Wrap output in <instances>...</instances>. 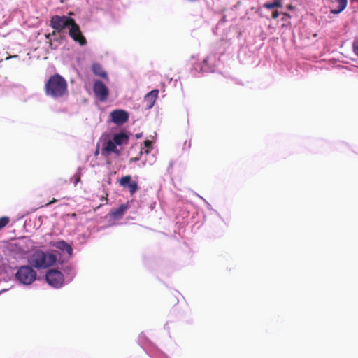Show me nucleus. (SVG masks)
<instances>
[{
  "label": "nucleus",
  "mask_w": 358,
  "mask_h": 358,
  "mask_svg": "<svg viewBox=\"0 0 358 358\" xmlns=\"http://www.w3.org/2000/svg\"><path fill=\"white\" fill-rule=\"evenodd\" d=\"M101 201L106 203L108 202V194L106 196H101Z\"/></svg>",
  "instance_id": "23"
},
{
  "label": "nucleus",
  "mask_w": 358,
  "mask_h": 358,
  "mask_svg": "<svg viewBox=\"0 0 358 358\" xmlns=\"http://www.w3.org/2000/svg\"><path fill=\"white\" fill-rule=\"evenodd\" d=\"M99 154V145H97L96 148V150L94 152V155L97 156Z\"/></svg>",
  "instance_id": "24"
},
{
  "label": "nucleus",
  "mask_w": 358,
  "mask_h": 358,
  "mask_svg": "<svg viewBox=\"0 0 358 358\" xmlns=\"http://www.w3.org/2000/svg\"><path fill=\"white\" fill-rule=\"evenodd\" d=\"M10 222V218L8 216L0 217V231Z\"/></svg>",
  "instance_id": "17"
},
{
  "label": "nucleus",
  "mask_w": 358,
  "mask_h": 358,
  "mask_svg": "<svg viewBox=\"0 0 358 358\" xmlns=\"http://www.w3.org/2000/svg\"><path fill=\"white\" fill-rule=\"evenodd\" d=\"M54 246L63 252H66L70 256L72 255V247L64 241H57Z\"/></svg>",
  "instance_id": "15"
},
{
  "label": "nucleus",
  "mask_w": 358,
  "mask_h": 358,
  "mask_svg": "<svg viewBox=\"0 0 358 358\" xmlns=\"http://www.w3.org/2000/svg\"><path fill=\"white\" fill-rule=\"evenodd\" d=\"M273 1H275V2H277V3L278 2L279 3H281V1H282V0H273Z\"/></svg>",
  "instance_id": "28"
},
{
  "label": "nucleus",
  "mask_w": 358,
  "mask_h": 358,
  "mask_svg": "<svg viewBox=\"0 0 358 358\" xmlns=\"http://www.w3.org/2000/svg\"><path fill=\"white\" fill-rule=\"evenodd\" d=\"M52 36H54V35L52 34V33H50V34H45V38L49 40V39H50V37H51Z\"/></svg>",
  "instance_id": "25"
},
{
  "label": "nucleus",
  "mask_w": 358,
  "mask_h": 358,
  "mask_svg": "<svg viewBox=\"0 0 358 358\" xmlns=\"http://www.w3.org/2000/svg\"><path fill=\"white\" fill-rule=\"evenodd\" d=\"M92 71L93 73L105 80H108V74L106 71H105L102 67V66L98 63H94L92 65Z\"/></svg>",
  "instance_id": "14"
},
{
  "label": "nucleus",
  "mask_w": 358,
  "mask_h": 358,
  "mask_svg": "<svg viewBox=\"0 0 358 358\" xmlns=\"http://www.w3.org/2000/svg\"><path fill=\"white\" fill-rule=\"evenodd\" d=\"M158 94L159 90L155 89L152 90L145 96L143 103L145 104V108L150 109L153 107L158 96Z\"/></svg>",
  "instance_id": "11"
},
{
  "label": "nucleus",
  "mask_w": 358,
  "mask_h": 358,
  "mask_svg": "<svg viewBox=\"0 0 358 358\" xmlns=\"http://www.w3.org/2000/svg\"><path fill=\"white\" fill-rule=\"evenodd\" d=\"M136 137L137 138H141V137H142V134H136Z\"/></svg>",
  "instance_id": "26"
},
{
  "label": "nucleus",
  "mask_w": 358,
  "mask_h": 358,
  "mask_svg": "<svg viewBox=\"0 0 358 358\" xmlns=\"http://www.w3.org/2000/svg\"><path fill=\"white\" fill-rule=\"evenodd\" d=\"M152 141L150 140H145L144 141V145L147 148H150L152 147Z\"/></svg>",
  "instance_id": "20"
},
{
  "label": "nucleus",
  "mask_w": 358,
  "mask_h": 358,
  "mask_svg": "<svg viewBox=\"0 0 358 358\" xmlns=\"http://www.w3.org/2000/svg\"><path fill=\"white\" fill-rule=\"evenodd\" d=\"M336 1L338 3V8L336 10H332L331 13L334 14H337L343 11L346 6H347V0H336Z\"/></svg>",
  "instance_id": "16"
},
{
  "label": "nucleus",
  "mask_w": 358,
  "mask_h": 358,
  "mask_svg": "<svg viewBox=\"0 0 358 358\" xmlns=\"http://www.w3.org/2000/svg\"><path fill=\"white\" fill-rule=\"evenodd\" d=\"M29 264L36 268H45L52 266L57 261V257L52 254H46L43 251L36 250L29 257Z\"/></svg>",
  "instance_id": "2"
},
{
  "label": "nucleus",
  "mask_w": 358,
  "mask_h": 358,
  "mask_svg": "<svg viewBox=\"0 0 358 358\" xmlns=\"http://www.w3.org/2000/svg\"><path fill=\"white\" fill-rule=\"evenodd\" d=\"M264 6L266 8L272 9V8H277V7H281L282 6V3H279L278 2L277 3V2L273 1V2H272V3H265Z\"/></svg>",
  "instance_id": "18"
},
{
  "label": "nucleus",
  "mask_w": 358,
  "mask_h": 358,
  "mask_svg": "<svg viewBox=\"0 0 358 358\" xmlns=\"http://www.w3.org/2000/svg\"><path fill=\"white\" fill-rule=\"evenodd\" d=\"M208 58H206V59L203 60V63H204V64H207V63H208Z\"/></svg>",
  "instance_id": "27"
},
{
  "label": "nucleus",
  "mask_w": 358,
  "mask_h": 358,
  "mask_svg": "<svg viewBox=\"0 0 358 358\" xmlns=\"http://www.w3.org/2000/svg\"><path fill=\"white\" fill-rule=\"evenodd\" d=\"M45 278L47 282L55 288L60 287L64 283L63 274L56 269L49 270L45 275Z\"/></svg>",
  "instance_id": "5"
},
{
  "label": "nucleus",
  "mask_w": 358,
  "mask_h": 358,
  "mask_svg": "<svg viewBox=\"0 0 358 358\" xmlns=\"http://www.w3.org/2000/svg\"><path fill=\"white\" fill-rule=\"evenodd\" d=\"M129 206L128 203L120 205L117 208L112 210L109 215L110 216L115 219L118 220L122 217L126 211L129 209Z\"/></svg>",
  "instance_id": "12"
},
{
  "label": "nucleus",
  "mask_w": 358,
  "mask_h": 358,
  "mask_svg": "<svg viewBox=\"0 0 358 358\" xmlns=\"http://www.w3.org/2000/svg\"><path fill=\"white\" fill-rule=\"evenodd\" d=\"M74 19L66 15H55L51 17L50 26L54 29L53 35L63 32L66 29H69Z\"/></svg>",
  "instance_id": "3"
},
{
  "label": "nucleus",
  "mask_w": 358,
  "mask_h": 358,
  "mask_svg": "<svg viewBox=\"0 0 358 358\" xmlns=\"http://www.w3.org/2000/svg\"><path fill=\"white\" fill-rule=\"evenodd\" d=\"M352 48L355 55H358V39L354 41L352 43Z\"/></svg>",
  "instance_id": "19"
},
{
  "label": "nucleus",
  "mask_w": 358,
  "mask_h": 358,
  "mask_svg": "<svg viewBox=\"0 0 358 358\" xmlns=\"http://www.w3.org/2000/svg\"><path fill=\"white\" fill-rule=\"evenodd\" d=\"M69 35L76 43H78L80 45L84 46L87 44V40L83 36L80 26L76 23L75 20L69 29Z\"/></svg>",
  "instance_id": "6"
},
{
  "label": "nucleus",
  "mask_w": 358,
  "mask_h": 358,
  "mask_svg": "<svg viewBox=\"0 0 358 358\" xmlns=\"http://www.w3.org/2000/svg\"><path fill=\"white\" fill-rule=\"evenodd\" d=\"M93 92L100 101H105L109 95V90L106 85L101 80H95Z\"/></svg>",
  "instance_id": "8"
},
{
  "label": "nucleus",
  "mask_w": 358,
  "mask_h": 358,
  "mask_svg": "<svg viewBox=\"0 0 358 358\" xmlns=\"http://www.w3.org/2000/svg\"><path fill=\"white\" fill-rule=\"evenodd\" d=\"M111 121L117 125L121 126L129 120V114L127 111L121 109H116L110 113Z\"/></svg>",
  "instance_id": "9"
},
{
  "label": "nucleus",
  "mask_w": 358,
  "mask_h": 358,
  "mask_svg": "<svg viewBox=\"0 0 358 358\" xmlns=\"http://www.w3.org/2000/svg\"><path fill=\"white\" fill-rule=\"evenodd\" d=\"M112 139L117 147L122 145H127L129 141V136L124 132H120L115 134L113 136Z\"/></svg>",
  "instance_id": "13"
},
{
  "label": "nucleus",
  "mask_w": 358,
  "mask_h": 358,
  "mask_svg": "<svg viewBox=\"0 0 358 358\" xmlns=\"http://www.w3.org/2000/svg\"><path fill=\"white\" fill-rule=\"evenodd\" d=\"M278 16H279V12H278V10H275V11H273V13H272V17H273V19H276V18H278Z\"/></svg>",
  "instance_id": "21"
},
{
  "label": "nucleus",
  "mask_w": 358,
  "mask_h": 358,
  "mask_svg": "<svg viewBox=\"0 0 358 358\" xmlns=\"http://www.w3.org/2000/svg\"><path fill=\"white\" fill-rule=\"evenodd\" d=\"M45 93L53 98H59L67 92V83L59 74L51 76L45 85Z\"/></svg>",
  "instance_id": "1"
},
{
  "label": "nucleus",
  "mask_w": 358,
  "mask_h": 358,
  "mask_svg": "<svg viewBox=\"0 0 358 358\" xmlns=\"http://www.w3.org/2000/svg\"><path fill=\"white\" fill-rule=\"evenodd\" d=\"M57 201V200L56 199L53 198L52 200H51L48 203H45L43 206H45V207L48 206H50V205H51V204H52V203H55Z\"/></svg>",
  "instance_id": "22"
},
{
  "label": "nucleus",
  "mask_w": 358,
  "mask_h": 358,
  "mask_svg": "<svg viewBox=\"0 0 358 358\" xmlns=\"http://www.w3.org/2000/svg\"><path fill=\"white\" fill-rule=\"evenodd\" d=\"M101 153L103 157H108L111 153L120 155V150L117 149L114 141L111 138H103Z\"/></svg>",
  "instance_id": "7"
},
{
  "label": "nucleus",
  "mask_w": 358,
  "mask_h": 358,
  "mask_svg": "<svg viewBox=\"0 0 358 358\" xmlns=\"http://www.w3.org/2000/svg\"><path fill=\"white\" fill-rule=\"evenodd\" d=\"M36 271L30 266H22L18 268L15 276L20 283L29 285L36 280Z\"/></svg>",
  "instance_id": "4"
},
{
  "label": "nucleus",
  "mask_w": 358,
  "mask_h": 358,
  "mask_svg": "<svg viewBox=\"0 0 358 358\" xmlns=\"http://www.w3.org/2000/svg\"><path fill=\"white\" fill-rule=\"evenodd\" d=\"M80 180V177H78L77 179H76V182H79Z\"/></svg>",
  "instance_id": "29"
},
{
  "label": "nucleus",
  "mask_w": 358,
  "mask_h": 358,
  "mask_svg": "<svg viewBox=\"0 0 358 358\" xmlns=\"http://www.w3.org/2000/svg\"><path fill=\"white\" fill-rule=\"evenodd\" d=\"M131 177L129 175L122 177L119 180V184L122 187H127L129 188V193L133 195L138 189V185L136 182H131Z\"/></svg>",
  "instance_id": "10"
}]
</instances>
